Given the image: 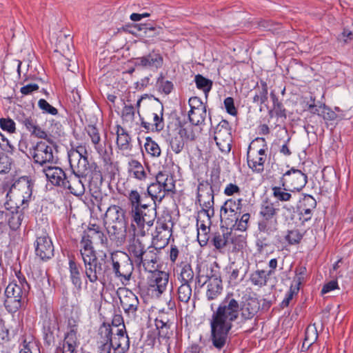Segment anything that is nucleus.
<instances>
[{"mask_svg": "<svg viewBox=\"0 0 353 353\" xmlns=\"http://www.w3.org/2000/svg\"><path fill=\"white\" fill-rule=\"evenodd\" d=\"M214 215V212L209 211V214L200 210L198 213L196 219L197 231L199 230H210L212 224L211 219Z\"/></svg>", "mask_w": 353, "mask_h": 353, "instance_id": "nucleus-36", "label": "nucleus"}, {"mask_svg": "<svg viewBox=\"0 0 353 353\" xmlns=\"http://www.w3.org/2000/svg\"><path fill=\"white\" fill-rule=\"evenodd\" d=\"M170 236V230L167 223L165 221H158L155 233L153 234L152 243L154 245H158L160 243V248H163L168 244Z\"/></svg>", "mask_w": 353, "mask_h": 353, "instance_id": "nucleus-23", "label": "nucleus"}, {"mask_svg": "<svg viewBox=\"0 0 353 353\" xmlns=\"http://www.w3.org/2000/svg\"><path fill=\"white\" fill-rule=\"evenodd\" d=\"M270 276L267 271L257 270L251 273L250 281L253 285L262 288L267 285Z\"/></svg>", "mask_w": 353, "mask_h": 353, "instance_id": "nucleus-35", "label": "nucleus"}, {"mask_svg": "<svg viewBox=\"0 0 353 353\" xmlns=\"http://www.w3.org/2000/svg\"><path fill=\"white\" fill-rule=\"evenodd\" d=\"M220 216L221 221H224L227 226H234L238 221L239 214L236 212H232V214L230 212L225 213V211L221 210Z\"/></svg>", "mask_w": 353, "mask_h": 353, "instance_id": "nucleus-54", "label": "nucleus"}, {"mask_svg": "<svg viewBox=\"0 0 353 353\" xmlns=\"http://www.w3.org/2000/svg\"><path fill=\"white\" fill-rule=\"evenodd\" d=\"M318 334L315 327L308 326L305 330V336L303 343V348H309L317 339Z\"/></svg>", "mask_w": 353, "mask_h": 353, "instance_id": "nucleus-51", "label": "nucleus"}, {"mask_svg": "<svg viewBox=\"0 0 353 353\" xmlns=\"http://www.w3.org/2000/svg\"><path fill=\"white\" fill-rule=\"evenodd\" d=\"M138 30L141 32V36L146 39L148 43H156L157 37L163 32L161 27L152 26L148 24H139Z\"/></svg>", "mask_w": 353, "mask_h": 353, "instance_id": "nucleus-27", "label": "nucleus"}, {"mask_svg": "<svg viewBox=\"0 0 353 353\" xmlns=\"http://www.w3.org/2000/svg\"><path fill=\"white\" fill-rule=\"evenodd\" d=\"M287 188L288 187H283L282 185L272 187V190L273 196L278 201L282 202L290 201L292 198V196L290 192H288V190L290 191L289 188Z\"/></svg>", "mask_w": 353, "mask_h": 353, "instance_id": "nucleus-44", "label": "nucleus"}, {"mask_svg": "<svg viewBox=\"0 0 353 353\" xmlns=\"http://www.w3.org/2000/svg\"><path fill=\"white\" fill-rule=\"evenodd\" d=\"M133 63L136 67L157 70L162 67L163 58L161 54L152 50L147 55L134 58Z\"/></svg>", "mask_w": 353, "mask_h": 353, "instance_id": "nucleus-15", "label": "nucleus"}, {"mask_svg": "<svg viewBox=\"0 0 353 353\" xmlns=\"http://www.w3.org/2000/svg\"><path fill=\"white\" fill-rule=\"evenodd\" d=\"M207 116L206 108L199 110H190L188 117L190 123L199 125L204 123Z\"/></svg>", "mask_w": 353, "mask_h": 353, "instance_id": "nucleus-42", "label": "nucleus"}, {"mask_svg": "<svg viewBox=\"0 0 353 353\" xmlns=\"http://www.w3.org/2000/svg\"><path fill=\"white\" fill-rule=\"evenodd\" d=\"M128 199L130 208H148V205L141 203V197L139 192L136 190H132L129 192Z\"/></svg>", "mask_w": 353, "mask_h": 353, "instance_id": "nucleus-48", "label": "nucleus"}, {"mask_svg": "<svg viewBox=\"0 0 353 353\" xmlns=\"http://www.w3.org/2000/svg\"><path fill=\"white\" fill-rule=\"evenodd\" d=\"M110 263L112 262L113 271L117 277H123L125 281H129L133 271V261L130 257L121 262L115 261L112 256H108Z\"/></svg>", "mask_w": 353, "mask_h": 353, "instance_id": "nucleus-19", "label": "nucleus"}, {"mask_svg": "<svg viewBox=\"0 0 353 353\" xmlns=\"http://www.w3.org/2000/svg\"><path fill=\"white\" fill-rule=\"evenodd\" d=\"M6 216L8 217V225L12 230H17L19 228L23 219V213L22 210L17 207L16 211H7Z\"/></svg>", "mask_w": 353, "mask_h": 353, "instance_id": "nucleus-37", "label": "nucleus"}, {"mask_svg": "<svg viewBox=\"0 0 353 353\" xmlns=\"http://www.w3.org/2000/svg\"><path fill=\"white\" fill-rule=\"evenodd\" d=\"M30 155L34 163L41 166L54 161L53 150L51 145L44 141H39L30 149Z\"/></svg>", "mask_w": 353, "mask_h": 353, "instance_id": "nucleus-10", "label": "nucleus"}, {"mask_svg": "<svg viewBox=\"0 0 353 353\" xmlns=\"http://www.w3.org/2000/svg\"><path fill=\"white\" fill-rule=\"evenodd\" d=\"M150 276V286L157 291V295L161 294L167 288L169 281V274L163 271H158L154 265L152 271Z\"/></svg>", "mask_w": 353, "mask_h": 353, "instance_id": "nucleus-18", "label": "nucleus"}, {"mask_svg": "<svg viewBox=\"0 0 353 353\" xmlns=\"http://www.w3.org/2000/svg\"><path fill=\"white\" fill-rule=\"evenodd\" d=\"M68 160L72 172L86 176L89 173L88 152L85 147L79 145L68 152Z\"/></svg>", "mask_w": 353, "mask_h": 353, "instance_id": "nucleus-8", "label": "nucleus"}, {"mask_svg": "<svg viewBox=\"0 0 353 353\" xmlns=\"http://www.w3.org/2000/svg\"><path fill=\"white\" fill-rule=\"evenodd\" d=\"M157 84L159 85V90L162 91L165 94H170L174 88L172 82L165 80L162 76L158 79Z\"/></svg>", "mask_w": 353, "mask_h": 353, "instance_id": "nucleus-61", "label": "nucleus"}, {"mask_svg": "<svg viewBox=\"0 0 353 353\" xmlns=\"http://www.w3.org/2000/svg\"><path fill=\"white\" fill-rule=\"evenodd\" d=\"M77 346V330L72 328L68 332L64 339L63 347L75 349Z\"/></svg>", "mask_w": 353, "mask_h": 353, "instance_id": "nucleus-52", "label": "nucleus"}, {"mask_svg": "<svg viewBox=\"0 0 353 353\" xmlns=\"http://www.w3.org/2000/svg\"><path fill=\"white\" fill-rule=\"evenodd\" d=\"M30 286L25 277L17 276V281L10 283L6 288L4 305L10 313L17 312L23 305Z\"/></svg>", "mask_w": 353, "mask_h": 353, "instance_id": "nucleus-4", "label": "nucleus"}, {"mask_svg": "<svg viewBox=\"0 0 353 353\" xmlns=\"http://www.w3.org/2000/svg\"><path fill=\"white\" fill-rule=\"evenodd\" d=\"M117 144L121 150H128L130 148V138L125 130L120 125L117 126Z\"/></svg>", "mask_w": 353, "mask_h": 353, "instance_id": "nucleus-41", "label": "nucleus"}, {"mask_svg": "<svg viewBox=\"0 0 353 353\" xmlns=\"http://www.w3.org/2000/svg\"><path fill=\"white\" fill-rule=\"evenodd\" d=\"M163 189L164 188H163L157 182L152 183L148 187V194L154 201V203L157 201L159 203L161 202L165 195L170 192L168 190H164Z\"/></svg>", "mask_w": 353, "mask_h": 353, "instance_id": "nucleus-38", "label": "nucleus"}, {"mask_svg": "<svg viewBox=\"0 0 353 353\" xmlns=\"http://www.w3.org/2000/svg\"><path fill=\"white\" fill-rule=\"evenodd\" d=\"M123 293L120 296L121 306L126 314L134 316L139 305L138 297L129 290H125Z\"/></svg>", "mask_w": 353, "mask_h": 353, "instance_id": "nucleus-21", "label": "nucleus"}, {"mask_svg": "<svg viewBox=\"0 0 353 353\" xmlns=\"http://www.w3.org/2000/svg\"><path fill=\"white\" fill-rule=\"evenodd\" d=\"M155 325L159 330L160 337L165 338L168 336L170 323L169 321L163 316H159L155 319Z\"/></svg>", "mask_w": 353, "mask_h": 353, "instance_id": "nucleus-43", "label": "nucleus"}, {"mask_svg": "<svg viewBox=\"0 0 353 353\" xmlns=\"http://www.w3.org/2000/svg\"><path fill=\"white\" fill-rule=\"evenodd\" d=\"M216 144L223 154H228L232 148V141H230L229 139H221L216 137H214Z\"/></svg>", "mask_w": 353, "mask_h": 353, "instance_id": "nucleus-58", "label": "nucleus"}, {"mask_svg": "<svg viewBox=\"0 0 353 353\" xmlns=\"http://www.w3.org/2000/svg\"><path fill=\"white\" fill-rule=\"evenodd\" d=\"M317 114L322 117L325 120L327 121H334L337 117L336 114L325 105L319 106V110L317 112Z\"/></svg>", "mask_w": 353, "mask_h": 353, "instance_id": "nucleus-59", "label": "nucleus"}, {"mask_svg": "<svg viewBox=\"0 0 353 353\" xmlns=\"http://www.w3.org/2000/svg\"><path fill=\"white\" fill-rule=\"evenodd\" d=\"M18 121L22 124L26 129L30 132L31 129L34 127V125L37 122V120L30 117V116H26V115H21V117H18Z\"/></svg>", "mask_w": 353, "mask_h": 353, "instance_id": "nucleus-62", "label": "nucleus"}, {"mask_svg": "<svg viewBox=\"0 0 353 353\" xmlns=\"http://www.w3.org/2000/svg\"><path fill=\"white\" fill-rule=\"evenodd\" d=\"M144 146L146 152L152 157H158L161 155L160 147L150 137L146 139Z\"/></svg>", "mask_w": 353, "mask_h": 353, "instance_id": "nucleus-53", "label": "nucleus"}, {"mask_svg": "<svg viewBox=\"0 0 353 353\" xmlns=\"http://www.w3.org/2000/svg\"><path fill=\"white\" fill-rule=\"evenodd\" d=\"M194 81L196 88L203 90L205 94L209 92L212 89V81L208 79H206L201 74H196L194 77Z\"/></svg>", "mask_w": 353, "mask_h": 353, "instance_id": "nucleus-50", "label": "nucleus"}, {"mask_svg": "<svg viewBox=\"0 0 353 353\" xmlns=\"http://www.w3.org/2000/svg\"><path fill=\"white\" fill-rule=\"evenodd\" d=\"M40 351L38 343L31 336L25 338L20 345L19 352L37 353Z\"/></svg>", "mask_w": 353, "mask_h": 353, "instance_id": "nucleus-40", "label": "nucleus"}, {"mask_svg": "<svg viewBox=\"0 0 353 353\" xmlns=\"http://www.w3.org/2000/svg\"><path fill=\"white\" fill-rule=\"evenodd\" d=\"M0 127L3 131L10 134L14 133L16 130L15 123L10 118L0 119Z\"/></svg>", "mask_w": 353, "mask_h": 353, "instance_id": "nucleus-60", "label": "nucleus"}, {"mask_svg": "<svg viewBox=\"0 0 353 353\" xmlns=\"http://www.w3.org/2000/svg\"><path fill=\"white\" fill-rule=\"evenodd\" d=\"M258 230L260 234L267 236H274L279 230V221L258 222Z\"/></svg>", "mask_w": 353, "mask_h": 353, "instance_id": "nucleus-33", "label": "nucleus"}, {"mask_svg": "<svg viewBox=\"0 0 353 353\" xmlns=\"http://www.w3.org/2000/svg\"><path fill=\"white\" fill-rule=\"evenodd\" d=\"M192 294L190 284L181 283L178 288V299L181 302L187 303Z\"/></svg>", "mask_w": 353, "mask_h": 353, "instance_id": "nucleus-49", "label": "nucleus"}, {"mask_svg": "<svg viewBox=\"0 0 353 353\" xmlns=\"http://www.w3.org/2000/svg\"><path fill=\"white\" fill-rule=\"evenodd\" d=\"M11 168L10 159L4 153H0V173H6Z\"/></svg>", "mask_w": 353, "mask_h": 353, "instance_id": "nucleus-64", "label": "nucleus"}, {"mask_svg": "<svg viewBox=\"0 0 353 353\" xmlns=\"http://www.w3.org/2000/svg\"><path fill=\"white\" fill-rule=\"evenodd\" d=\"M303 203L305 205L307 204L310 206V208H301V214L305 216V220L307 221V220L310 219V218H311L310 214H311L312 209L315 208L316 203L315 199L310 195H307L304 197Z\"/></svg>", "mask_w": 353, "mask_h": 353, "instance_id": "nucleus-55", "label": "nucleus"}, {"mask_svg": "<svg viewBox=\"0 0 353 353\" xmlns=\"http://www.w3.org/2000/svg\"><path fill=\"white\" fill-rule=\"evenodd\" d=\"M107 231L110 239L117 246L124 244L127 236V223L108 224Z\"/></svg>", "mask_w": 353, "mask_h": 353, "instance_id": "nucleus-20", "label": "nucleus"}, {"mask_svg": "<svg viewBox=\"0 0 353 353\" xmlns=\"http://www.w3.org/2000/svg\"><path fill=\"white\" fill-rule=\"evenodd\" d=\"M11 191L17 192L22 197V203L27 202L32 193V184L27 177H21L11 187Z\"/></svg>", "mask_w": 353, "mask_h": 353, "instance_id": "nucleus-22", "label": "nucleus"}, {"mask_svg": "<svg viewBox=\"0 0 353 353\" xmlns=\"http://www.w3.org/2000/svg\"><path fill=\"white\" fill-rule=\"evenodd\" d=\"M128 170L130 176L140 181L145 180L147 177L143 166L137 160L132 159L128 162Z\"/></svg>", "mask_w": 353, "mask_h": 353, "instance_id": "nucleus-34", "label": "nucleus"}, {"mask_svg": "<svg viewBox=\"0 0 353 353\" xmlns=\"http://www.w3.org/2000/svg\"><path fill=\"white\" fill-rule=\"evenodd\" d=\"M268 85L264 81L261 82L260 86L256 90V94L253 98L254 102L264 103L268 100Z\"/></svg>", "mask_w": 353, "mask_h": 353, "instance_id": "nucleus-47", "label": "nucleus"}, {"mask_svg": "<svg viewBox=\"0 0 353 353\" xmlns=\"http://www.w3.org/2000/svg\"><path fill=\"white\" fill-rule=\"evenodd\" d=\"M83 177V176L71 172L69 175L66 176L61 188L68 190L70 193L74 196H82L85 192V187L81 181Z\"/></svg>", "mask_w": 353, "mask_h": 353, "instance_id": "nucleus-17", "label": "nucleus"}, {"mask_svg": "<svg viewBox=\"0 0 353 353\" xmlns=\"http://www.w3.org/2000/svg\"><path fill=\"white\" fill-rule=\"evenodd\" d=\"M279 209L276 208L275 203L269 199L263 201L259 210V216L278 214Z\"/></svg>", "mask_w": 353, "mask_h": 353, "instance_id": "nucleus-46", "label": "nucleus"}, {"mask_svg": "<svg viewBox=\"0 0 353 353\" xmlns=\"http://www.w3.org/2000/svg\"><path fill=\"white\" fill-rule=\"evenodd\" d=\"M101 244L106 243L107 238L101 228L92 225L85 231L80 241V254L83 261L85 274L89 281L95 283L97 281L105 280V276L110 270V259L105 252L100 251L97 255L92 246V241Z\"/></svg>", "mask_w": 353, "mask_h": 353, "instance_id": "nucleus-1", "label": "nucleus"}, {"mask_svg": "<svg viewBox=\"0 0 353 353\" xmlns=\"http://www.w3.org/2000/svg\"><path fill=\"white\" fill-rule=\"evenodd\" d=\"M239 301L232 293H228L213 312L210 339L216 349L221 350L225 345L233 323L239 318Z\"/></svg>", "mask_w": 353, "mask_h": 353, "instance_id": "nucleus-2", "label": "nucleus"}, {"mask_svg": "<svg viewBox=\"0 0 353 353\" xmlns=\"http://www.w3.org/2000/svg\"><path fill=\"white\" fill-rule=\"evenodd\" d=\"M68 265L70 281L77 290H81L82 288L81 267L74 259H70Z\"/></svg>", "mask_w": 353, "mask_h": 353, "instance_id": "nucleus-28", "label": "nucleus"}, {"mask_svg": "<svg viewBox=\"0 0 353 353\" xmlns=\"http://www.w3.org/2000/svg\"><path fill=\"white\" fill-rule=\"evenodd\" d=\"M114 333L108 337H101L105 341H108L112 346L113 353H125L130 347V341L125 331V326H121V330L114 327Z\"/></svg>", "mask_w": 353, "mask_h": 353, "instance_id": "nucleus-11", "label": "nucleus"}, {"mask_svg": "<svg viewBox=\"0 0 353 353\" xmlns=\"http://www.w3.org/2000/svg\"><path fill=\"white\" fill-rule=\"evenodd\" d=\"M86 132L91 139L92 143L97 153L101 157L105 156L106 150L101 143V137L99 130L94 125H90L86 128Z\"/></svg>", "mask_w": 353, "mask_h": 353, "instance_id": "nucleus-29", "label": "nucleus"}, {"mask_svg": "<svg viewBox=\"0 0 353 353\" xmlns=\"http://www.w3.org/2000/svg\"><path fill=\"white\" fill-rule=\"evenodd\" d=\"M268 150L264 138H256L250 145L247 154L248 167L256 173H261L264 170L265 163L267 161Z\"/></svg>", "mask_w": 353, "mask_h": 353, "instance_id": "nucleus-7", "label": "nucleus"}, {"mask_svg": "<svg viewBox=\"0 0 353 353\" xmlns=\"http://www.w3.org/2000/svg\"><path fill=\"white\" fill-rule=\"evenodd\" d=\"M184 140L182 136H176L172 138L170 141V147L172 150L176 154L180 153L184 148Z\"/></svg>", "mask_w": 353, "mask_h": 353, "instance_id": "nucleus-57", "label": "nucleus"}, {"mask_svg": "<svg viewBox=\"0 0 353 353\" xmlns=\"http://www.w3.org/2000/svg\"><path fill=\"white\" fill-rule=\"evenodd\" d=\"M135 109L132 105H125L122 110V118L124 121H132L134 118Z\"/></svg>", "mask_w": 353, "mask_h": 353, "instance_id": "nucleus-63", "label": "nucleus"}, {"mask_svg": "<svg viewBox=\"0 0 353 353\" xmlns=\"http://www.w3.org/2000/svg\"><path fill=\"white\" fill-rule=\"evenodd\" d=\"M239 316L243 321H247L252 319L260 310V303L259 300L249 296L242 302L239 301Z\"/></svg>", "mask_w": 353, "mask_h": 353, "instance_id": "nucleus-14", "label": "nucleus"}, {"mask_svg": "<svg viewBox=\"0 0 353 353\" xmlns=\"http://www.w3.org/2000/svg\"><path fill=\"white\" fill-rule=\"evenodd\" d=\"M221 182L217 173L212 172L209 180H199L196 199L203 212L209 214L214 210V194L220 190Z\"/></svg>", "mask_w": 353, "mask_h": 353, "instance_id": "nucleus-5", "label": "nucleus"}, {"mask_svg": "<svg viewBox=\"0 0 353 353\" xmlns=\"http://www.w3.org/2000/svg\"><path fill=\"white\" fill-rule=\"evenodd\" d=\"M105 223L114 225L127 223L125 210L119 205H110L105 214Z\"/></svg>", "mask_w": 353, "mask_h": 353, "instance_id": "nucleus-24", "label": "nucleus"}, {"mask_svg": "<svg viewBox=\"0 0 353 353\" xmlns=\"http://www.w3.org/2000/svg\"><path fill=\"white\" fill-rule=\"evenodd\" d=\"M223 290L222 280L216 274L208 277L206 297L208 301L216 299Z\"/></svg>", "mask_w": 353, "mask_h": 353, "instance_id": "nucleus-25", "label": "nucleus"}, {"mask_svg": "<svg viewBox=\"0 0 353 353\" xmlns=\"http://www.w3.org/2000/svg\"><path fill=\"white\" fill-rule=\"evenodd\" d=\"M156 182L170 192H173L175 189L173 176L167 172H159L156 176Z\"/></svg>", "mask_w": 353, "mask_h": 353, "instance_id": "nucleus-32", "label": "nucleus"}, {"mask_svg": "<svg viewBox=\"0 0 353 353\" xmlns=\"http://www.w3.org/2000/svg\"><path fill=\"white\" fill-rule=\"evenodd\" d=\"M307 176L300 170L292 168L283 174L281 179L283 187H288L290 191H300L306 185Z\"/></svg>", "mask_w": 353, "mask_h": 353, "instance_id": "nucleus-9", "label": "nucleus"}, {"mask_svg": "<svg viewBox=\"0 0 353 353\" xmlns=\"http://www.w3.org/2000/svg\"><path fill=\"white\" fill-rule=\"evenodd\" d=\"M306 272L307 270L305 266H299L296 268V275L294 278L293 282L294 283V286L296 287V290H299L300 285L304 281Z\"/></svg>", "mask_w": 353, "mask_h": 353, "instance_id": "nucleus-56", "label": "nucleus"}, {"mask_svg": "<svg viewBox=\"0 0 353 353\" xmlns=\"http://www.w3.org/2000/svg\"><path fill=\"white\" fill-rule=\"evenodd\" d=\"M35 253L41 260L46 261L54 256V245L48 234H38L34 243Z\"/></svg>", "mask_w": 353, "mask_h": 353, "instance_id": "nucleus-13", "label": "nucleus"}, {"mask_svg": "<svg viewBox=\"0 0 353 353\" xmlns=\"http://www.w3.org/2000/svg\"><path fill=\"white\" fill-rule=\"evenodd\" d=\"M121 326H125L123 319L120 315L114 316L112 324L103 323L99 328V334L101 337H108L110 334L114 333V328L117 327L121 330Z\"/></svg>", "mask_w": 353, "mask_h": 353, "instance_id": "nucleus-31", "label": "nucleus"}, {"mask_svg": "<svg viewBox=\"0 0 353 353\" xmlns=\"http://www.w3.org/2000/svg\"><path fill=\"white\" fill-rule=\"evenodd\" d=\"M58 331L57 317L54 314L46 315L43 322V332L44 341L48 345L54 342L55 334Z\"/></svg>", "mask_w": 353, "mask_h": 353, "instance_id": "nucleus-16", "label": "nucleus"}, {"mask_svg": "<svg viewBox=\"0 0 353 353\" xmlns=\"http://www.w3.org/2000/svg\"><path fill=\"white\" fill-rule=\"evenodd\" d=\"M47 179L54 185L62 187L67 176L65 172L59 167L48 166L43 170Z\"/></svg>", "mask_w": 353, "mask_h": 353, "instance_id": "nucleus-26", "label": "nucleus"}, {"mask_svg": "<svg viewBox=\"0 0 353 353\" xmlns=\"http://www.w3.org/2000/svg\"><path fill=\"white\" fill-rule=\"evenodd\" d=\"M130 226L135 234L144 236L154 223L156 216L154 209L143 208H130Z\"/></svg>", "mask_w": 353, "mask_h": 353, "instance_id": "nucleus-6", "label": "nucleus"}, {"mask_svg": "<svg viewBox=\"0 0 353 353\" xmlns=\"http://www.w3.org/2000/svg\"><path fill=\"white\" fill-rule=\"evenodd\" d=\"M163 115V107L161 105L158 110L154 108L150 110L145 118H141V126L147 131L161 132L165 126Z\"/></svg>", "mask_w": 353, "mask_h": 353, "instance_id": "nucleus-12", "label": "nucleus"}, {"mask_svg": "<svg viewBox=\"0 0 353 353\" xmlns=\"http://www.w3.org/2000/svg\"><path fill=\"white\" fill-rule=\"evenodd\" d=\"M194 272L188 263H184L181 266L179 277L181 283L190 284L194 279Z\"/></svg>", "mask_w": 353, "mask_h": 353, "instance_id": "nucleus-45", "label": "nucleus"}, {"mask_svg": "<svg viewBox=\"0 0 353 353\" xmlns=\"http://www.w3.org/2000/svg\"><path fill=\"white\" fill-rule=\"evenodd\" d=\"M231 235V232H216L210 242L216 250L222 252L232 240Z\"/></svg>", "mask_w": 353, "mask_h": 353, "instance_id": "nucleus-30", "label": "nucleus"}, {"mask_svg": "<svg viewBox=\"0 0 353 353\" xmlns=\"http://www.w3.org/2000/svg\"><path fill=\"white\" fill-rule=\"evenodd\" d=\"M134 232V236L129 240V257L137 267L143 266L146 271H152L154 265L157 263V248L154 246H148Z\"/></svg>", "mask_w": 353, "mask_h": 353, "instance_id": "nucleus-3", "label": "nucleus"}, {"mask_svg": "<svg viewBox=\"0 0 353 353\" xmlns=\"http://www.w3.org/2000/svg\"><path fill=\"white\" fill-rule=\"evenodd\" d=\"M221 139H229L232 141V136L231 134V128L229 123L225 120H222L216 127L214 130V136Z\"/></svg>", "mask_w": 353, "mask_h": 353, "instance_id": "nucleus-39", "label": "nucleus"}]
</instances>
